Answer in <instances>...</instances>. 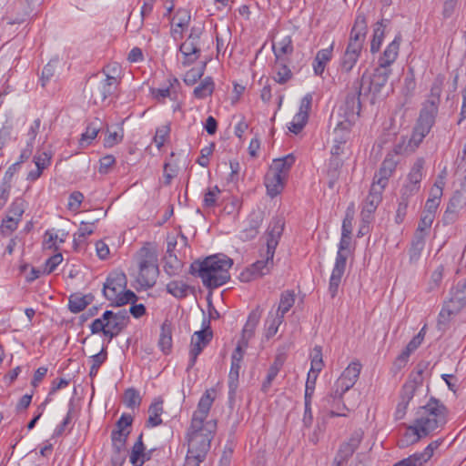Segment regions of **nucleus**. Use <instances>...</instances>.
<instances>
[{
  "label": "nucleus",
  "instance_id": "obj_1",
  "mask_svg": "<svg viewBox=\"0 0 466 466\" xmlns=\"http://www.w3.org/2000/svg\"><path fill=\"white\" fill-rule=\"evenodd\" d=\"M233 260L228 257L217 254L206 258L203 261H195L190 266V272L198 274L203 285L208 289H217L224 285L230 278L229 269Z\"/></svg>",
  "mask_w": 466,
  "mask_h": 466
},
{
  "label": "nucleus",
  "instance_id": "obj_2",
  "mask_svg": "<svg viewBox=\"0 0 466 466\" xmlns=\"http://www.w3.org/2000/svg\"><path fill=\"white\" fill-rule=\"evenodd\" d=\"M285 222L280 218H274L266 231L267 252L266 258L258 260L240 273L239 279L243 282H249L269 272L273 264V258L279 238L284 230Z\"/></svg>",
  "mask_w": 466,
  "mask_h": 466
},
{
  "label": "nucleus",
  "instance_id": "obj_3",
  "mask_svg": "<svg viewBox=\"0 0 466 466\" xmlns=\"http://www.w3.org/2000/svg\"><path fill=\"white\" fill-rule=\"evenodd\" d=\"M447 408L439 400L431 398L428 403L418 409L414 422L422 435H430L447 422Z\"/></svg>",
  "mask_w": 466,
  "mask_h": 466
},
{
  "label": "nucleus",
  "instance_id": "obj_4",
  "mask_svg": "<svg viewBox=\"0 0 466 466\" xmlns=\"http://www.w3.org/2000/svg\"><path fill=\"white\" fill-rule=\"evenodd\" d=\"M127 277L122 272L110 274L104 284V296L111 303V306L121 307L127 303H135L137 297L132 291L126 289Z\"/></svg>",
  "mask_w": 466,
  "mask_h": 466
},
{
  "label": "nucleus",
  "instance_id": "obj_5",
  "mask_svg": "<svg viewBox=\"0 0 466 466\" xmlns=\"http://www.w3.org/2000/svg\"><path fill=\"white\" fill-rule=\"evenodd\" d=\"M215 429V423L212 421H199L191 420V424L187 431L189 451L194 450L208 451L210 447L212 433Z\"/></svg>",
  "mask_w": 466,
  "mask_h": 466
},
{
  "label": "nucleus",
  "instance_id": "obj_6",
  "mask_svg": "<svg viewBox=\"0 0 466 466\" xmlns=\"http://www.w3.org/2000/svg\"><path fill=\"white\" fill-rule=\"evenodd\" d=\"M350 244V237H343L339 244V250L337 252L335 265L331 272L329 285V292L331 298H334L339 290V287L341 283V279L344 275L346 268V262L348 255L345 253L349 249Z\"/></svg>",
  "mask_w": 466,
  "mask_h": 466
},
{
  "label": "nucleus",
  "instance_id": "obj_7",
  "mask_svg": "<svg viewBox=\"0 0 466 466\" xmlns=\"http://www.w3.org/2000/svg\"><path fill=\"white\" fill-rule=\"evenodd\" d=\"M360 370L361 364L359 361L350 363L335 382L332 391L327 396V400L329 402L331 400L340 399L346 391L354 386Z\"/></svg>",
  "mask_w": 466,
  "mask_h": 466
},
{
  "label": "nucleus",
  "instance_id": "obj_8",
  "mask_svg": "<svg viewBox=\"0 0 466 466\" xmlns=\"http://www.w3.org/2000/svg\"><path fill=\"white\" fill-rule=\"evenodd\" d=\"M466 305V280L459 283L451 291V299L446 301L439 314L438 324H446L451 316L456 315Z\"/></svg>",
  "mask_w": 466,
  "mask_h": 466
},
{
  "label": "nucleus",
  "instance_id": "obj_9",
  "mask_svg": "<svg viewBox=\"0 0 466 466\" xmlns=\"http://www.w3.org/2000/svg\"><path fill=\"white\" fill-rule=\"evenodd\" d=\"M202 29L200 27L193 26L190 29V34L187 39L180 45L179 51L184 56L182 64L189 66L195 63L200 56V36Z\"/></svg>",
  "mask_w": 466,
  "mask_h": 466
},
{
  "label": "nucleus",
  "instance_id": "obj_10",
  "mask_svg": "<svg viewBox=\"0 0 466 466\" xmlns=\"http://www.w3.org/2000/svg\"><path fill=\"white\" fill-rule=\"evenodd\" d=\"M367 32L368 25L365 15H358L351 28L345 51L360 56L366 40Z\"/></svg>",
  "mask_w": 466,
  "mask_h": 466
},
{
  "label": "nucleus",
  "instance_id": "obj_11",
  "mask_svg": "<svg viewBox=\"0 0 466 466\" xmlns=\"http://www.w3.org/2000/svg\"><path fill=\"white\" fill-rule=\"evenodd\" d=\"M118 80L116 76H108L103 80H95L88 84L87 89L93 103L97 105L104 102L109 96L113 95Z\"/></svg>",
  "mask_w": 466,
  "mask_h": 466
},
{
  "label": "nucleus",
  "instance_id": "obj_12",
  "mask_svg": "<svg viewBox=\"0 0 466 466\" xmlns=\"http://www.w3.org/2000/svg\"><path fill=\"white\" fill-rule=\"evenodd\" d=\"M212 337L213 333L209 327V321H207V326L203 329L194 332L191 337V349L189 351V362L187 369L194 367L198 355L209 344Z\"/></svg>",
  "mask_w": 466,
  "mask_h": 466
},
{
  "label": "nucleus",
  "instance_id": "obj_13",
  "mask_svg": "<svg viewBox=\"0 0 466 466\" xmlns=\"http://www.w3.org/2000/svg\"><path fill=\"white\" fill-rule=\"evenodd\" d=\"M383 190L384 188L381 187L371 184L369 195L362 203L360 212L361 220L364 224L369 225L372 221L373 214L382 200Z\"/></svg>",
  "mask_w": 466,
  "mask_h": 466
},
{
  "label": "nucleus",
  "instance_id": "obj_14",
  "mask_svg": "<svg viewBox=\"0 0 466 466\" xmlns=\"http://www.w3.org/2000/svg\"><path fill=\"white\" fill-rule=\"evenodd\" d=\"M125 328L113 317L105 319L104 314L101 318L96 319L90 324L92 334L103 332L106 337L109 338V340L116 337Z\"/></svg>",
  "mask_w": 466,
  "mask_h": 466
},
{
  "label": "nucleus",
  "instance_id": "obj_15",
  "mask_svg": "<svg viewBox=\"0 0 466 466\" xmlns=\"http://www.w3.org/2000/svg\"><path fill=\"white\" fill-rule=\"evenodd\" d=\"M365 75L362 76L361 79L356 81L353 84L354 90L348 94L345 100L344 105V116H350L352 118H359L361 104H360V96L362 90V82L364 80Z\"/></svg>",
  "mask_w": 466,
  "mask_h": 466
},
{
  "label": "nucleus",
  "instance_id": "obj_16",
  "mask_svg": "<svg viewBox=\"0 0 466 466\" xmlns=\"http://www.w3.org/2000/svg\"><path fill=\"white\" fill-rule=\"evenodd\" d=\"M398 152L389 153L381 163L379 171L375 174L372 184L385 188L389 178L396 169L398 160L396 159Z\"/></svg>",
  "mask_w": 466,
  "mask_h": 466
},
{
  "label": "nucleus",
  "instance_id": "obj_17",
  "mask_svg": "<svg viewBox=\"0 0 466 466\" xmlns=\"http://www.w3.org/2000/svg\"><path fill=\"white\" fill-rule=\"evenodd\" d=\"M363 436L364 432L362 430L359 429L354 431L350 437L340 444L337 452L338 461H348L359 448L363 440Z\"/></svg>",
  "mask_w": 466,
  "mask_h": 466
},
{
  "label": "nucleus",
  "instance_id": "obj_18",
  "mask_svg": "<svg viewBox=\"0 0 466 466\" xmlns=\"http://www.w3.org/2000/svg\"><path fill=\"white\" fill-rule=\"evenodd\" d=\"M392 69L377 65L372 76L370 77L368 91L376 96L388 83Z\"/></svg>",
  "mask_w": 466,
  "mask_h": 466
},
{
  "label": "nucleus",
  "instance_id": "obj_19",
  "mask_svg": "<svg viewBox=\"0 0 466 466\" xmlns=\"http://www.w3.org/2000/svg\"><path fill=\"white\" fill-rule=\"evenodd\" d=\"M402 41V37L400 33H399L392 42H390L381 56L378 59V65L383 67L390 68L391 65L397 60L400 51V43Z\"/></svg>",
  "mask_w": 466,
  "mask_h": 466
},
{
  "label": "nucleus",
  "instance_id": "obj_20",
  "mask_svg": "<svg viewBox=\"0 0 466 466\" xmlns=\"http://www.w3.org/2000/svg\"><path fill=\"white\" fill-rule=\"evenodd\" d=\"M51 153L44 151H38L33 158V161L36 167L35 170H31L26 177V179L29 181L37 180L43 171L51 164Z\"/></svg>",
  "mask_w": 466,
  "mask_h": 466
},
{
  "label": "nucleus",
  "instance_id": "obj_21",
  "mask_svg": "<svg viewBox=\"0 0 466 466\" xmlns=\"http://www.w3.org/2000/svg\"><path fill=\"white\" fill-rule=\"evenodd\" d=\"M296 157L293 154H289L281 158L274 159L269 167L270 171L287 180L289 171L294 165Z\"/></svg>",
  "mask_w": 466,
  "mask_h": 466
},
{
  "label": "nucleus",
  "instance_id": "obj_22",
  "mask_svg": "<svg viewBox=\"0 0 466 466\" xmlns=\"http://www.w3.org/2000/svg\"><path fill=\"white\" fill-rule=\"evenodd\" d=\"M158 276V267H138L137 282L143 289H148L155 285Z\"/></svg>",
  "mask_w": 466,
  "mask_h": 466
},
{
  "label": "nucleus",
  "instance_id": "obj_23",
  "mask_svg": "<svg viewBox=\"0 0 466 466\" xmlns=\"http://www.w3.org/2000/svg\"><path fill=\"white\" fill-rule=\"evenodd\" d=\"M286 179L268 170L265 176V186L268 194L274 198L278 196L284 188Z\"/></svg>",
  "mask_w": 466,
  "mask_h": 466
},
{
  "label": "nucleus",
  "instance_id": "obj_24",
  "mask_svg": "<svg viewBox=\"0 0 466 466\" xmlns=\"http://www.w3.org/2000/svg\"><path fill=\"white\" fill-rule=\"evenodd\" d=\"M444 81L445 76L441 74L434 78L431 87L429 98L427 99L425 105L430 107L439 108Z\"/></svg>",
  "mask_w": 466,
  "mask_h": 466
},
{
  "label": "nucleus",
  "instance_id": "obj_25",
  "mask_svg": "<svg viewBox=\"0 0 466 466\" xmlns=\"http://www.w3.org/2000/svg\"><path fill=\"white\" fill-rule=\"evenodd\" d=\"M289 64H290V59L275 60L274 79L277 83L283 85L292 78L293 74L289 67Z\"/></svg>",
  "mask_w": 466,
  "mask_h": 466
},
{
  "label": "nucleus",
  "instance_id": "obj_26",
  "mask_svg": "<svg viewBox=\"0 0 466 466\" xmlns=\"http://www.w3.org/2000/svg\"><path fill=\"white\" fill-rule=\"evenodd\" d=\"M272 50L275 56V60L289 59L294 48L291 36L287 35L277 43H273Z\"/></svg>",
  "mask_w": 466,
  "mask_h": 466
},
{
  "label": "nucleus",
  "instance_id": "obj_27",
  "mask_svg": "<svg viewBox=\"0 0 466 466\" xmlns=\"http://www.w3.org/2000/svg\"><path fill=\"white\" fill-rule=\"evenodd\" d=\"M137 259L138 267H158L157 251L148 245L142 247L138 250Z\"/></svg>",
  "mask_w": 466,
  "mask_h": 466
},
{
  "label": "nucleus",
  "instance_id": "obj_28",
  "mask_svg": "<svg viewBox=\"0 0 466 466\" xmlns=\"http://www.w3.org/2000/svg\"><path fill=\"white\" fill-rule=\"evenodd\" d=\"M334 43H332L328 48L319 50L313 61V70L315 75L321 76L325 70L327 63L332 57Z\"/></svg>",
  "mask_w": 466,
  "mask_h": 466
},
{
  "label": "nucleus",
  "instance_id": "obj_29",
  "mask_svg": "<svg viewBox=\"0 0 466 466\" xmlns=\"http://www.w3.org/2000/svg\"><path fill=\"white\" fill-rule=\"evenodd\" d=\"M174 20H177L176 28L172 29L171 34L174 39L181 38L183 29L187 28L190 23V12L187 9H178L174 16Z\"/></svg>",
  "mask_w": 466,
  "mask_h": 466
},
{
  "label": "nucleus",
  "instance_id": "obj_30",
  "mask_svg": "<svg viewBox=\"0 0 466 466\" xmlns=\"http://www.w3.org/2000/svg\"><path fill=\"white\" fill-rule=\"evenodd\" d=\"M261 222L262 218L259 214H251L248 218V226L242 230L240 238L243 240L254 238L258 233Z\"/></svg>",
  "mask_w": 466,
  "mask_h": 466
},
{
  "label": "nucleus",
  "instance_id": "obj_31",
  "mask_svg": "<svg viewBox=\"0 0 466 466\" xmlns=\"http://www.w3.org/2000/svg\"><path fill=\"white\" fill-rule=\"evenodd\" d=\"M431 195H432V197L429 198L426 201L422 214L435 218L437 209L441 203L442 188L441 187H437L436 188H433L431 190Z\"/></svg>",
  "mask_w": 466,
  "mask_h": 466
},
{
  "label": "nucleus",
  "instance_id": "obj_32",
  "mask_svg": "<svg viewBox=\"0 0 466 466\" xmlns=\"http://www.w3.org/2000/svg\"><path fill=\"white\" fill-rule=\"evenodd\" d=\"M419 430L420 429L415 422H413L412 425L408 426L405 429V432L402 437L399 441L400 445L402 447L409 446L418 442L421 438L426 437V435H422Z\"/></svg>",
  "mask_w": 466,
  "mask_h": 466
},
{
  "label": "nucleus",
  "instance_id": "obj_33",
  "mask_svg": "<svg viewBox=\"0 0 466 466\" xmlns=\"http://www.w3.org/2000/svg\"><path fill=\"white\" fill-rule=\"evenodd\" d=\"M158 346L165 354H168L172 348V329L171 324L167 320L161 325Z\"/></svg>",
  "mask_w": 466,
  "mask_h": 466
},
{
  "label": "nucleus",
  "instance_id": "obj_34",
  "mask_svg": "<svg viewBox=\"0 0 466 466\" xmlns=\"http://www.w3.org/2000/svg\"><path fill=\"white\" fill-rule=\"evenodd\" d=\"M93 300V296L91 294L88 295H81V294H73L69 298L68 308L71 312L78 313L86 309L87 305H89Z\"/></svg>",
  "mask_w": 466,
  "mask_h": 466
},
{
  "label": "nucleus",
  "instance_id": "obj_35",
  "mask_svg": "<svg viewBox=\"0 0 466 466\" xmlns=\"http://www.w3.org/2000/svg\"><path fill=\"white\" fill-rule=\"evenodd\" d=\"M260 314L257 310H253L243 328L242 339L244 346H248V341L254 335V331L259 322Z\"/></svg>",
  "mask_w": 466,
  "mask_h": 466
},
{
  "label": "nucleus",
  "instance_id": "obj_36",
  "mask_svg": "<svg viewBox=\"0 0 466 466\" xmlns=\"http://www.w3.org/2000/svg\"><path fill=\"white\" fill-rule=\"evenodd\" d=\"M93 232L94 223L82 222L77 232L74 234L75 248H81L85 245L86 238L93 234Z\"/></svg>",
  "mask_w": 466,
  "mask_h": 466
},
{
  "label": "nucleus",
  "instance_id": "obj_37",
  "mask_svg": "<svg viewBox=\"0 0 466 466\" xmlns=\"http://www.w3.org/2000/svg\"><path fill=\"white\" fill-rule=\"evenodd\" d=\"M149 417L147 421L148 427H157L162 424L161 414L163 413V401L155 400L148 409Z\"/></svg>",
  "mask_w": 466,
  "mask_h": 466
},
{
  "label": "nucleus",
  "instance_id": "obj_38",
  "mask_svg": "<svg viewBox=\"0 0 466 466\" xmlns=\"http://www.w3.org/2000/svg\"><path fill=\"white\" fill-rule=\"evenodd\" d=\"M295 293L293 290H285L280 295L279 304L276 314L285 316L295 303Z\"/></svg>",
  "mask_w": 466,
  "mask_h": 466
},
{
  "label": "nucleus",
  "instance_id": "obj_39",
  "mask_svg": "<svg viewBox=\"0 0 466 466\" xmlns=\"http://www.w3.org/2000/svg\"><path fill=\"white\" fill-rule=\"evenodd\" d=\"M437 113L438 108L430 107L427 105H424L423 108L420 111L417 124L426 128L431 129L435 122V116Z\"/></svg>",
  "mask_w": 466,
  "mask_h": 466
},
{
  "label": "nucleus",
  "instance_id": "obj_40",
  "mask_svg": "<svg viewBox=\"0 0 466 466\" xmlns=\"http://www.w3.org/2000/svg\"><path fill=\"white\" fill-rule=\"evenodd\" d=\"M385 36V25L383 21L378 22L373 29V35L370 42V52L375 54L379 52Z\"/></svg>",
  "mask_w": 466,
  "mask_h": 466
},
{
  "label": "nucleus",
  "instance_id": "obj_41",
  "mask_svg": "<svg viewBox=\"0 0 466 466\" xmlns=\"http://www.w3.org/2000/svg\"><path fill=\"white\" fill-rule=\"evenodd\" d=\"M146 448L143 443V433H141L135 444L132 447L131 454H130V462L133 466H142L143 461H141L143 453Z\"/></svg>",
  "mask_w": 466,
  "mask_h": 466
},
{
  "label": "nucleus",
  "instance_id": "obj_42",
  "mask_svg": "<svg viewBox=\"0 0 466 466\" xmlns=\"http://www.w3.org/2000/svg\"><path fill=\"white\" fill-rule=\"evenodd\" d=\"M214 82L211 77H206L201 83L195 87L194 96L197 98H205L210 96L214 90Z\"/></svg>",
  "mask_w": 466,
  "mask_h": 466
},
{
  "label": "nucleus",
  "instance_id": "obj_43",
  "mask_svg": "<svg viewBox=\"0 0 466 466\" xmlns=\"http://www.w3.org/2000/svg\"><path fill=\"white\" fill-rule=\"evenodd\" d=\"M98 119H96L95 122H91L86 129V132L82 134V137L79 140V144L81 147H86L88 146L92 140H94L98 132H99V126L97 125Z\"/></svg>",
  "mask_w": 466,
  "mask_h": 466
},
{
  "label": "nucleus",
  "instance_id": "obj_44",
  "mask_svg": "<svg viewBox=\"0 0 466 466\" xmlns=\"http://www.w3.org/2000/svg\"><path fill=\"white\" fill-rule=\"evenodd\" d=\"M345 119L342 120V121H339L338 123V125L336 126L335 129H334V136L336 137H346L347 138L349 137V134H350V131L352 127V126L354 125V123L356 122L357 118H352L350 116H344Z\"/></svg>",
  "mask_w": 466,
  "mask_h": 466
},
{
  "label": "nucleus",
  "instance_id": "obj_45",
  "mask_svg": "<svg viewBox=\"0 0 466 466\" xmlns=\"http://www.w3.org/2000/svg\"><path fill=\"white\" fill-rule=\"evenodd\" d=\"M123 402L127 408L130 409L139 407L141 404V397L139 392L134 388L127 389L124 393Z\"/></svg>",
  "mask_w": 466,
  "mask_h": 466
},
{
  "label": "nucleus",
  "instance_id": "obj_46",
  "mask_svg": "<svg viewBox=\"0 0 466 466\" xmlns=\"http://www.w3.org/2000/svg\"><path fill=\"white\" fill-rule=\"evenodd\" d=\"M188 286L183 281L173 280L167 285V290L174 297L181 299L187 295Z\"/></svg>",
  "mask_w": 466,
  "mask_h": 466
},
{
  "label": "nucleus",
  "instance_id": "obj_47",
  "mask_svg": "<svg viewBox=\"0 0 466 466\" xmlns=\"http://www.w3.org/2000/svg\"><path fill=\"white\" fill-rule=\"evenodd\" d=\"M423 166H424V160L422 158H419L416 160V162L413 164L409 176H408V181L415 184L420 185L422 177H423Z\"/></svg>",
  "mask_w": 466,
  "mask_h": 466
},
{
  "label": "nucleus",
  "instance_id": "obj_48",
  "mask_svg": "<svg viewBox=\"0 0 466 466\" xmlns=\"http://www.w3.org/2000/svg\"><path fill=\"white\" fill-rule=\"evenodd\" d=\"M240 364L241 363L231 361V367L228 374V388L231 395L235 394L238 388Z\"/></svg>",
  "mask_w": 466,
  "mask_h": 466
},
{
  "label": "nucleus",
  "instance_id": "obj_49",
  "mask_svg": "<svg viewBox=\"0 0 466 466\" xmlns=\"http://www.w3.org/2000/svg\"><path fill=\"white\" fill-rule=\"evenodd\" d=\"M360 56L344 51L339 62L340 69L346 73L350 72L355 66Z\"/></svg>",
  "mask_w": 466,
  "mask_h": 466
},
{
  "label": "nucleus",
  "instance_id": "obj_50",
  "mask_svg": "<svg viewBox=\"0 0 466 466\" xmlns=\"http://www.w3.org/2000/svg\"><path fill=\"white\" fill-rule=\"evenodd\" d=\"M284 317L282 315H271L267 319V329H266V337L268 339L273 337L279 329V327L283 322Z\"/></svg>",
  "mask_w": 466,
  "mask_h": 466
},
{
  "label": "nucleus",
  "instance_id": "obj_51",
  "mask_svg": "<svg viewBox=\"0 0 466 466\" xmlns=\"http://www.w3.org/2000/svg\"><path fill=\"white\" fill-rule=\"evenodd\" d=\"M310 357H311V368H310L309 371L312 373L320 372L324 366L323 360H322L321 347L316 346L313 349Z\"/></svg>",
  "mask_w": 466,
  "mask_h": 466
},
{
  "label": "nucleus",
  "instance_id": "obj_52",
  "mask_svg": "<svg viewBox=\"0 0 466 466\" xmlns=\"http://www.w3.org/2000/svg\"><path fill=\"white\" fill-rule=\"evenodd\" d=\"M444 267L440 265L431 275V279L428 283V291H432L441 286L443 279Z\"/></svg>",
  "mask_w": 466,
  "mask_h": 466
},
{
  "label": "nucleus",
  "instance_id": "obj_53",
  "mask_svg": "<svg viewBox=\"0 0 466 466\" xmlns=\"http://www.w3.org/2000/svg\"><path fill=\"white\" fill-rule=\"evenodd\" d=\"M308 119L309 117H307L305 115L298 112L290 122L289 127V131L296 135L299 134L308 123Z\"/></svg>",
  "mask_w": 466,
  "mask_h": 466
},
{
  "label": "nucleus",
  "instance_id": "obj_54",
  "mask_svg": "<svg viewBox=\"0 0 466 466\" xmlns=\"http://www.w3.org/2000/svg\"><path fill=\"white\" fill-rule=\"evenodd\" d=\"M212 392H214V390H208L200 398L197 408L199 412H206L208 414L209 413L210 408L214 401V397L211 394Z\"/></svg>",
  "mask_w": 466,
  "mask_h": 466
},
{
  "label": "nucleus",
  "instance_id": "obj_55",
  "mask_svg": "<svg viewBox=\"0 0 466 466\" xmlns=\"http://www.w3.org/2000/svg\"><path fill=\"white\" fill-rule=\"evenodd\" d=\"M220 194V189L218 186L210 187L204 194L203 206L205 208H213L217 204V199Z\"/></svg>",
  "mask_w": 466,
  "mask_h": 466
},
{
  "label": "nucleus",
  "instance_id": "obj_56",
  "mask_svg": "<svg viewBox=\"0 0 466 466\" xmlns=\"http://www.w3.org/2000/svg\"><path fill=\"white\" fill-rule=\"evenodd\" d=\"M208 451L194 450L193 452L187 451L186 462L184 466H198L199 462L203 461L205 454Z\"/></svg>",
  "mask_w": 466,
  "mask_h": 466
},
{
  "label": "nucleus",
  "instance_id": "obj_57",
  "mask_svg": "<svg viewBox=\"0 0 466 466\" xmlns=\"http://www.w3.org/2000/svg\"><path fill=\"white\" fill-rule=\"evenodd\" d=\"M114 318L116 321H118L122 327L126 328L129 321L128 311L126 309L119 310L117 312H113L112 310H106L104 312V319H106L108 318Z\"/></svg>",
  "mask_w": 466,
  "mask_h": 466
},
{
  "label": "nucleus",
  "instance_id": "obj_58",
  "mask_svg": "<svg viewBox=\"0 0 466 466\" xmlns=\"http://www.w3.org/2000/svg\"><path fill=\"white\" fill-rule=\"evenodd\" d=\"M340 399H337L336 400H331L329 402L327 400V398L325 400L328 404H329L332 408V410L329 411L330 417H339V416H347L346 410H348V408L344 403H340Z\"/></svg>",
  "mask_w": 466,
  "mask_h": 466
},
{
  "label": "nucleus",
  "instance_id": "obj_59",
  "mask_svg": "<svg viewBox=\"0 0 466 466\" xmlns=\"http://www.w3.org/2000/svg\"><path fill=\"white\" fill-rule=\"evenodd\" d=\"M465 206V198L463 195L456 191L451 198L447 208L459 212Z\"/></svg>",
  "mask_w": 466,
  "mask_h": 466
},
{
  "label": "nucleus",
  "instance_id": "obj_60",
  "mask_svg": "<svg viewBox=\"0 0 466 466\" xmlns=\"http://www.w3.org/2000/svg\"><path fill=\"white\" fill-rule=\"evenodd\" d=\"M441 443V440H437L432 442H431L423 451L421 452H416L418 456H420V460L423 463H426L433 456V452L435 450L439 448V446Z\"/></svg>",
  "mask_w": 466,
  "mask_h": 466
},
{
  "label": "nucleus",
  "instance_id": "obj_61",
  "mask_svg": "<svg viewBox=\"0 0 466 466\" xmlns=\"http://www.w3.org/2000/svg\"><path fill=\"white\" fill-rule=\"evenodd\" d=\"M63 261V256L61 253H56L50 257L45 263V269L43 273L45 274H50L52 273L56 267L61 264Z\"/></svg>",
  "mask_w": 466,
  "mask_h": 466
},
{
  "label": "nucleus",
  "instance_id": "obj_62",
  "mask_svg": "<svg viewBox=\"0 0 466 466\" xmlns=\"http://www.w3.org/2000/svg\"><path fill=\"white\" fill-rule=\"evenodd\" d=\"M416 390V385L414 382H408L404 384L401 390L400 401H403L404 404H409L412 400Z\"/></svg>",
  "mask_w": 466,
  "mask_h": 466
},
{
  "label": "nucleus",
  "instance_id": "obj_63",
  "mask_svg": "<svg viewBox=\"0 0 466 466\" xmlns=\"http://www.w3.org/2000/svg\"><path fill=\"white\" fill-rule=\"evenodd\" d=\"M84 199V195L79 191H74L70 194L68 198L67 208L69 210L76 211L77 210Z\"/></svg>",
  "mask_w": 466,
  "mask_h": 466
},
{
  "label": "nucleus",
  "instance_id": "obj_64",
  "mask_svg": "<svg viewBox=\"0 0 466 466\" xmlns=\"http://www.w3.org/2000/svg\"><path fill=\"white\" fill-rule=\"evenodd\" d=\"M424 463L417 453H414L398 462L393 466H423Z\"/></svg>",
  "mask_w": 466,
  "mask_h": 466
}]
</instances>
